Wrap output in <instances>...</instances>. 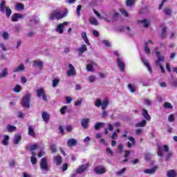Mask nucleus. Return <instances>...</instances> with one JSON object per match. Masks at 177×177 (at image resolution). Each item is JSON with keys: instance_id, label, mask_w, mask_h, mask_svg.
I'll return each instance as SVG.
<instances>
[{"instance_id": "obj_21", "label": "nucleus", "mask_w": 177, "mask_h": 177, "mask_svg": "<svg viewBox=\"0 0 177 177\" xmlns=\"http://www.w3.org/2000/svg\"><path fill=\"white\" fill-rule=\"evenodd\" d=\"M141 60L145 66H147V68H148L149 73H152L151 66H150V64L149 63V62H147L143 57H141Z\"/></svg>"}, {"instance_id": "obj_23", "label": "nucleus", "mask_w": 177, "mask_h": 177, "mask_svg": "<svg viewBox=\"0 0 177 177\" xmlns=\"http://www.w3.org/2000/svg\"><path fill=\"white\" fill-rule=\"evenodd\" d=\"M25 67L24 65L21 64L18 67L14 68L12 73H20V71H24Z\"/></svg>"}, {"instance_id": "obj_18", "label": "nucleus", "mask_w": 177, "mask_h": 177, "mask_svg": "<svg viewBox=\"0 0 177 177\" xmlns=\"http://www.w3.org/2000/svg\"><path fill=\"white\" fill-rule=\"evenodd\" d=\"M24 17V16H23V15L20 14V13H15L12 15V21H18L19 19H23Z\"/></svg>"}, {"instance_id": "obj_42", "label": "nucleus", "mask_w": 177, "mask_h": 177, "mask_svg": "<svg viewBox=\"0 0 177 177\" xmlns=\"http://www.w3.org/2000/svg\"><path fill=\"white\" fill-rule=\"evenodd\" d=\"M59 82H60V79L55 78L53 80V88H56L57 85H59Z\"/></svg>"}, {"instance_id": "obj_59", "label": "nucleus", "mask_w": 177, "mask_h": 177, "mask_svg": "<svg viewBox=\"0 0 177 177\" xmlns=\"http://www.w3.org/2000/svg\"><path fill=\"white\" fill-rule=\"evenodd\" d=\"M126 171H127V169L126 168H123L120 171H118L116 173V175H118V176H120V175H122V174H124Z\"/></svg>"}, {"instance_id": "obj_46", "label": "nucleus", "mask_w": 177, "mask_h": 177, "mask_svg": "<svg viewBox=\"0 0 177 177\" xmlns=\"http://www.w3.org/2000/svg\"><path fill=\"white\" fill-rule=\"evenodd\" d=\"M100 115L102 118H106L107 115H109V111H107L106 109L102 110V112L100 113Z\"/></svg>"}, {"instance_id": "obj_43", "label": "nucleus", "mask_w": 177, "mask_h": 177, "mask_svg": "<svg viewBox=\"0 0 177 177\" xmlns=\"http://www.w3.org/2000/svg\"><path fill=\"white\" fill-rule=\"evenodd\" d=\"M103 102H102V100L100 98H97L95 102V106L96 107L102 106Z\"/></svg>"}, {"instance_id": "obj_57", "label": "nucleus", "mask_w": 177, "mask_h": 177, "mask_svg": "<svg viewBox=\"0 0 177 177\" xmlns=\"http://www.w3.org/2000/svg\"><path fill=\"white\" fill-rule=\"evenodd\" d=\"M174 156V153L172 152H169L167 155L165 157V160L166 161H169V158Z\"/></svg>"}, {"instance_id": "obj_26", "label": "nucleus", "mask_w": 177, "mask_h": 177, "mask_svg": "<svg viewBox=\"0 0 177 177\" xmlns=\"http://www.w3.org/2000/svg\"><path fill=\"white\" fill-rule=\"evenodd\" d=\"M41 117L44 122H48V121H49V114L47 112H43L41 113Z\"/></svg>"}, {"instance_id": "obj_16", "label": "nucleus", "mask_w": 177, "mask_h": 177, "mask_svg": "<svg viewBox=\"0 0 177 177\" xmlns=\"http://www.w3.org/2000/svg\"><path fill=\"white\" fill-rule=\"evenodd\" d=\"M158 169V166H154L151 169H147L144 170V173L149 174L151 175L153 174H156V172L157 171Z\"/></svg>"}, {"instance_id": "obj_40", "label": "nucleus", "mask_w": 177, "mask_h": 177, "mask_svg": "<svg viewBox=\"0 0 177 177\" xmlns=\"http://www.w3.org/2000/svg\"><path fill=\"white\" fill-rule=\"evenodd\" d=\"M8 132H15L16 131V127L8 124L6 127Z\"/></svg>"}, {"instance_id": "obj_37", "label": "nucleus", "mask_w": 177, "mask_h": 177, "mask_svg": "<svg viewBox=\"0 0 177 177\" xmlns=\"http://www.w3.org/2000/svg\"><path fill=\"white\" fill-rule=\"evenodd\" d=\"M164 62H165V61H160L158 62V64H157V61H155L156 66H157V67H160V68L163 74L165 73V71L164 70V67L162 66L161 63H164Z\"/></svg>"}, {"instance_id": "obj_41", "label": "nucleus", "mask_w": 177, "mask_h": 177, "mask_svg": "<svg viewBox=\"0 0 177 177\" xmlns=\"http://www.w3.org/2000/svg\"><path fill=\"white\" fill-rule=\"evenodd\" d=\"M104 125V122H97L95 125V131H99Z\"/></svg>"}, {"instance_id": "obj_1", "label": "nucleus", "mask_w": 177, "mask_h": 177, "mask_svg": "<svg viewBox=\"0 0 177 177\" xmlns=\"http://www.w3.org/2000/svg\"><path fill=\"white\" fill-rule=\"evenodd\" d=\"M68 13V10H65V12L60 10H55L48 15V19L49 20H55V19H56V20H60L64 19Z\"/></svg>"}, {"instance_id": "obj_13", "label": "nucleus", "mask_w": 177, "mask_h": 177, "mask_svg": "<svg viewBox=\"0 0 177 177\" xmlns=\"http://www.w3.org/2000/svg\"><path fill=\"white\" fill-rule=\"evenodd\" d=\"M88 50V48L85 44L82 45L80 48L77 49V52H78V56H82V54L85 53Z\"/></svg>"}, {"instance_id": "obj_20", "label": "nucleus", "mask_w": 177, "mask_h": 177, "mask_svg": "<svg viewBox=\"0 0 177 177\" xmlns=\"http://www.w3.org/2000/svg\"><path fill=\"white\" fill-rule=\"evenodd\" d=\"M142 115L145 120L150 121L151 120V116L149 114V112L146 109H142Z\"/></svg>"}, {"instance_id": "obj_8", "label": "nucleus", "mask_w": 177, "mask_h": 177, "mask_svg": "<svg viewBox=\"0 0 177 177\" xmlns=\"http://www.w3.org/2000/svg\"><path fill=\"white\" fill-rule=\"evenodd\" d=\"M116 62L120 71H125V62H124V59L121 57H117Z\"/></svg>"}, {"instance_id": "obj_2", "label": "nucleus", "mask_w": 177, "mask_h": 177, "mask_svg": "<svg viewBox=\"0 0 177 177\" xmlns=\"http://www.w3.org/2000/svg\"><path fill=\"white\" fill-rule=\"evenodd\" d=\"M0 11L1 12V13H6L8 19H9V17H10L12 15V10H10V8L6 6V1H1Z\"/></svg>"}, {"instance_id": "obj_51", "label": "nucleus", "mask_w": 177, "mask_h": 177, "mask_svg": "<svg viewBox=\"0 0 177 177\" xmlns=\"http://www.w3.org/2000/svg\"><path fill=\"white\" fill-rule=\"evenodd\" d=\"M145 51L147 55H150V48L149 47V45H147V43H145Z\"/></svg>"}, {"instance_id": "obj_32", "label": "nucleus", "mask_w": 177, "mask_h": 177, "mask_svg": "<svg viewBox=\"0 0 177 177\" xmlns=\"http://www.w3.org/2000/svg\"><path fill=\"white\" fill-rule=\"evenodd\" d=\"M176 171L174 169L167 171V177H176Z\"/></svg>"}, {"instance_id": "obj_50", "label": "nucleus", "mask_w": 177, "mask_h": 177, "mask_svg": "<svg viewBox=\"0 0 177 177\" xmlns=\"http://www.w3.org/2000/svg\"><path fill=\"white\" fill-rule=\"evenodd\" d=\"M21 91V86L17 84L16 86L14 88V92H16L17 93H19Z\"/></svg>"}, {"instance_id": "obj_19", "label": "nucleus", "mask_w": 177, "mask_h": 177, "mask_svg": "<svg viewBox=\"0 0 177 177\" xmlns=\"http://www.w3.org/2000/svg\"><path fill=\"white\" fill-rule=\"evenodd\" d=\"M81 37L82 39H84L85 44L88 45V46H91V43L89 42V39H88V36L86 35V32H82L81 33Z\"/></svg>"}, {"instance_id": "obj_47", "label": "nucleus", "mask_w": 177, "mask_h": 177, "mask_svg": "<svg viewBox=\"0 0 177 177\" xmlns=\"http://www.w3.org/2000/svg\"><path fill=\"white\" fill-rule=\"evenodd\" d=\"M82 9V6L81 5H78L77 6V9H76V13L77 15V16L80 17L81 16V10Z\"/></svg>"}, {"instance_id": "obj_44", "label": "nucleus", "mask_w": 177, "mask_h": 177, "mask_svg": "<svg viewBox=\"0 0 177 177\" xmlns=\"http://www.w3.org/2000/svg\"><path fill=\"white\" fill-rule=\"evenodd\" d=\"M128 89L131 92V93H133L136 92V90L135 89V86L133 84H129L128 85Z\"/></svg>"}, {"instance_id": "obj_33", "label": "nucleus", "mask_w": 177, "mask_h": 177, "mask_svg": "<svg viewBox=\"0 0 177 177\" xmlns=\"http://www.w3.org/2000/svg\"><path fill=\"white\" fill-rule=\"evenodd\" d=\"M32 156L30 157V161L31 163L32 164V165H35V164H37V158L35 157V156H37V153L32 152Z\"/></svg>"}, {"instance_id": "obj_48", "label": "nucleus", "mask_w": 177, "mask_h": 177, "mask_svg": "<svg viewBox=\"0 0 177 177\" xmlns=\"http://www.w3.org/2000/svg\"><path fill=\"white\" fill-rule=\"evenodd\" d=\"M127 6H133L135 5V0H127Z\"/></svg>"}, {"instance_id": "obj_63", "label": "nucleus", "mask_w": 177, "mask_h": 177, "mask_svg": "<svg viewBox=\"0 0 177 177\" xmlns=\"http://www.w3.org/2000/svg\"><path fill=\"white\" fill-rule=\"evenodd\" d=\"M165 107L166 109H174V106H172V104H171V103L169 102H165Z\"/></svg>"}, {"instance_id": "obj_29", "label": "nucleus", "mask_w": 177, "mask_h": 177, "mask_svg": "<svg viewBox=\"0 0 177 177\" xmlns=\"http://www.w3.org/2000/svg\"><path fill=\"white\" fill-rule=\"evenodd\" d=\"M109 104H110V102L109 101V100H105L101 105L102 110H106Z\"/></svg>"}, {"instance_id": "obj_11", "label": "nucleus", "mask_w": 177, "mask_h": 177, "mask_svg": "<svg viewBox=\"0 0 177 177\" xmlns=\"http://www.w3.org/2000/svg\"><path fill=\"white\" fill-rule=\"evenodd\" d=\"M37 149H44V144L37 143L28 147V149L30 150V151H34V150Z\"/></svg>"}, {"instance_id": "obj_6", "label": "nucleus", "mask_w": 177, "mask_h": 177, "mask_svg": "<svg viewBox=\"0 0 177 177\" xmlns=\"http://www.w3.org/2000/svg\"><path fill=\"white\" fill-rule=\"evenodd\" d=\"M154 52L156 53L157 59H156L157 64L160 63V62H165V57L161 55V53L158 51V48L156 47L154 49Z\"/></svg>"}, {"instance_id": "obj_17", "label": "nucleus", "mask_w": 177, "mask_h": 177, "mask_svg": "<svg viewBox=\"0 0 177 177\" xmlns=\"http://www.w3.org/2000/svg\"><path fill=\"white\" fill-rule=\"evenodd\" d=\"M77 144L78 142L74 138L69 139L67 141V146H68L69 147H73L74 146H77Z\"/></svg>"}, {"instance_id": "obj_58", "label": "nucleus", "mask_w": 177, "mask_h": 177, "mask_svg": "<svg viewBox=\"0 0 177 177\" xmlns=\"http://www.w3.org/2000/svg\"><path fill=\"white\" fill-rule=\"evenodd\" d=\"M66 110H67V106H64L62 108L60 109V113L62 115L66 114Z\"/></svg>"}, {"instance_id": "obj_15", "label": "nucleus", "mask_w": 177, "mask_h": 177, "mask_svg": "<svg viewBox=\"0 0 177 177\" xmlns=\"http://www.w3.org/2000/svg\"><path fill=\"white\" fill-rule=\"evenodd\" d=\"M33 67H37L39 70H42L44 67V63L41 60L33 61Z\"/></svg>"}, {"instance_id": "obj_30", "label": "nucleus", "mask_w": 177, "mask_h": 177, "mask_svg": "<svg viewBox=\"0 0 177 177\" xmlns=\"http://www.w3.org/2000/svg\"><path fill=\"white\" fill-rule=\"evenodd\" d=\"M2 145H3V146H8V145H9V136L5 135L3 136V139L2 140Z\"/></svg>"}, {"instance_id": "obj_45", "label": "nucleus", "mask_w": 177, "mask_h": 177, "mask_svg": "<svg viewBox=\"0 0 177 177\" xmlns=\"http://www.w3.org/2000/svg\"><path fill=\"white\" fill-rule=\"evenodd\" d=\"M167 37V28L164 27L162 29L161 38L164 39Z\"/></svg>"}, {"instance_id": "obj_55", "label": "nucleus", "mask_w": 177, "mask_h": 177, "mask_svg": "<svg viewBox=\"0 0 177 177\" xmlns=\"http://www.w3.org/2000/svg\"><path fill=\"white\" fill-rule=\"evenodd\" d=\"M50 149L52 153H56L57 151V148H56V145H50Z\"/></svg>"}, {"instance_id": "obj_64", "label": "nucleus", "mask_w": 177, "mask_h": 177, "mask_svg": "<svg viewBox=\"0 0 177 177\" xmlns=\"http://www.w3.org/2000/svg\"><path fill=\"white\" fill-rule=\"evenodd\" d=\"M21 28L19 26H14V31L15 32H20Z\"/></svg>"}, {"instance_id": "obj_24", "label": "nucleus", "mask_w": 177, "mask_h": 177, "mask_svg": "<svg viewBox=\"0 0 177 177\" xmlns=\"http://www.w3.org/2000/svg\"><path fill=\"white\" fill-rule=\"evenodd\" d=\"M164 147L160 145L158 146V151H157V154L158 157H162L164 156Z\"/></svg>"}, {"instance_id": "obj_35", "label": "nucleus", "mask_w": 177, "mask_h": 177, "mask_svg": "<svg viewBox=\"0 0 177 177\" xmlns=\"http://www.w3.org/2000/svg\"><path fill=\"white\" fill-rule=\"evenodd\" d=\"M28 135L30 136H32V138H35V132H34V129H32V127L29 126L28 127Z\"/></svg>"}, {"instance_id": "obj_53", "label": "nucleus", "mask_w": 177, "mask_h": 177, "mask_svg": "<svg viewBox=\"0 0 177 177\" xmlns=\"http://www.w3.org/2000/svg\"><path fill=\"white\" fill-rule=\"evenodd\" d=\"M2 37L3 38V39H5L6 41L7 39H9V33H8V32H3L2 33Z\"/></svg>"}, {"instance_id": "obj_5", "label": "nucleus", "mask_w": 177, "mask_h": 177, "mask_svg": "<svg viewBox=\"0 0 177 177\" xmlns=\"http://www.w3.org/2000/svg\"><path fill=\"white\" fill-rule=\"evenodd\" d=\"M30 99H31V94L30 93H28L24 97L21 102V104L24 107H26V109H30Z\"/></svg>"}, {"instance_id": "obj_62", "label": "nucleus", "mask_w": 177, "mask_h": 177, "mask_svg": "<svg viewBox=\"0 0 177 177\" xmlns=\"http://www.w3.org/2000/svg\"><path fill=\"white\" fill-rule=\"evenodd\" d=\"M88 81H89V82H95V81H96V77L93 76V75L89 76Z\"/></svg>"}, {"instance_id": "obj_12", "label": "nucleus", "mask_w": 177, "mask_h": 177, "mask_svg": "<svg viewBox=\"0 0 177 177\" xmlns=\"http://www.w3.org/2000/svg\"><path fill=\"white\" fill-rule=\"evenodd\" d=\"M94 172L97 175H102L103 174H106V172H107V170L103 167H97L94 168Z\"/></svg>"}, {"instance_id": "obj_25", "label": "nucleus", "mask_w": 177, "mask_h": 177, "mask_svg": "<svg viewBox=\"0 0 177 177\" xmlns=\"http://www.w3.org/2000/svg\"><path fill=\"white\" fill-rule=\"evenodd\" d=\"M138 23H141V24H143V27L147 28L150 24V21L145 19L143 20L138 21Z\"/></svg>"}, {"instance_id": "obj_27", "label": "nucleus", "mask_w": 177, "mask_h": 177, "mask_svg": "<svg viewBox=\"0 0 177 177\" xmlns=\"http://www.w3.org/2000/svg\"><path fill=\"white\" fill-rule=\"evenodd\" d=\"M89 23L91 24L93 26H99V21L96 18L91 17L89 19Z\"/></svg>"}, {"instance_id": "obj_54", "label": "nucleus", "mask_w": 177, "mask_h": 177, "mask_svg": "<svg viewBox=\"0 0 177 177\" xmlns=\"http://www.w3.org/2000/svg\"><path fill=\"white\" fill-rule=\"evenodd\" d=\"M83 100L82 98H80L75 102V106H80V104H82Z\"/></svg>"}, {"instance_id": "obj_38", "label": "nucleus", "mask_w": 177, "mask_h": 177, "mask_svg": "<svg viewBox=\"0 0 177 177\" xmlns=\"http://www.w3.org/2000/svg\"><path fill=\"white\" fill-rule=\"evenodd\" d=\"M39 22V20L37 18H32L30 21L29 26L32 27V26H34V24H38Z\"/></svg>"}, {"instance_id": "obj_28", "label": "nucleus", "mask_w": 177, "mask_h": 177, "mask_svg": "<svg viewBox=\"0 0 177 177\" xmlns=\"http://www.w3.org/2000/svg\"><path fill=\"white\" fill-rule=\"evenodd\" d=\"M54 161L57 165H60L62 162V157L60 156H55Z\"/></svg>"}, {"instance_id": "obj_22", "label": "nucleus", "mask_w": 177, "mask_h": 177, "mask_svg": "<svg viewBox=\"0 0 177 177\" xmlns=\"http://www.w3.org/2000/svg\"><path fill=\"white\" fill-rule=\"evenodd\" d=\"M81 124L84 129H88V127H89V119H83L81 122Z\"/></svg>"}, {"instance_id": "obj_34", "label": "nucleus", "mask_w": 177, "mask_h": 177, "mask_svg": "<svg viewBox=\"0 0 177 177\" xmlns=\"http://www.w3.org/2000/svg\"><path fill=\"white\" fill-rule=\"evenodd\" d=\"M21 141V136L20 135L15 136L14 138V145H19V143H20Z\"/></svg>"}, {"instance_id": "obj_7", "label": "nucleus", "mask_w": 177, "mask_h": 177, "mask_svg": "<svg viewBox=\"0 0 177 177\" xmlns=\"http://www.w3.org/2000/svg\"><path fill=\"white\" fill-rule=\"evenodd\" d=\"M93 66H97L96 62L92 60H88L87 64L86 66V71L91 73H93L95 71V68H93Z\"/></svg>"}, {"instance_id": "obj_9", "label": "nucleus", "mask_w": 177, "mask_h": 177, "mask_svg": "<svg viewBox=\"0 0 177 177\" xmlns=\"http://www.w3.org/2000/svg\"><path fill=\"white\" fill-rule=\"evenodd\" d=\"M68 71H67L68 77H75L77 75V72L75 71V68L71 64L68 65Z\"/></svg>"}, {"instance_id": "obj_52", "label": "nucleus", "mask_w": 177, "mask_h": 177, "mask_svg": "<svg viewBox=\"0 0 177 177\" xmlns=\"http://www.w3.org/2000/svg\"><path fill=\"white\" fill-rule=\"evenodd\" d=\"M120 13L123 16H125V17H129V14H128V12L124 9L120 10Z\"/></svg>"}, {"instance_id": "obj_36", "label": "nucleus", "mask_w": 177, "mask_h": 177, "mask_svg": "<svg viewBox=\"0 0 177 177\" xmlns=\"http://www.w3.org/2000/svg\"><path fill=\"white\" fill-rule=\"evenodd\" d=\"M8 68H4L0 73V78H6L8 77Z\"/></svg>"}, {"instance_id": "obj_56", "label": "nucleus", "mask_w": 177, "mask_h": 177, "mask_svg": "<svg viewBox=\"0 0 177 177\" xmlns=\"http://www.w3.org/2000/svg\"><path fill=\"white\" fill-rule=\"evenodd\" d=\"M168 121L169 122H174L175 121V117L173 114H170L168 117Z\"/></svg>"}, {"instance_id": "obj_49", "label": "nucleus", "mask_w": 177, "mask_h": 177, "mask_svg": "<svg viewBox=\"0 0 177 177\" xmlns=\"http://www.w3.org/2000/svg\"><path fill=\"white\" fill-rule=\"evenodd\" d=\"M102 43L106 46L107 48H110V46H111V44H110V42L106 39H104L102 41Z\"/></svg>"}, {"instance_id": "obj_3", "label": "nucleus", "mask_w": 177, "mask_h": 177, "mask_svg": "<svg viewBox=\"0 0 177 177\" xmlns=\"http://www.w3.org/2000/svg\"><path fill=\"white\" fill-rule=\"evenodd\" d=\"M40 169L46 172L49 171L50 167L48 165V160L46 158H43L40 160Z\"/></svg>"}, {"instance_id": "obj_61", "label": "nucleus", "mask_w": 177, "mask_h": 177, "mask_svg": "<svg viewBox=\"0 0 177 177\" xmlns=\"http://www.w3.org/2000/svg\"><path fill=\"white\" fill-rule=\"evenodd\" d=\"M118 138V135L117 134V131H114L113 134L111 136V138L113 140H115Z\"/></svg>"}, {"instance_id": "obj_14", "label": "nucleus", "mask_w": 177, "mask_h": 177, "mask_svg": "<svg viewBox=\"0 0 177 177\" xmlns=\"http://www.w3.org/2000/svg\"><path fill=\"white\" fill-rule=\"evenodd\" d=\"M87 168H88L87 164L82 165L77 169L76 174H84V172L86 171Z\"/></svg>"}, {"instance_id": "obj_39", "label": "nucleus", "mask_w": 177, "mask_h": 177, "mask_svg": "<svg viewBox=\"0 0 177 177\" xmlns=\"http://www.w3.org/2000/svg\"><path fill=\"white\" fill-rule=\"evenodd\" d=\"M16 10H24V4L17 3L15 6Z\"/></svg>"}, {"instance_id": "obj_31", "label": "nucleus", "mask_w": 177, "mask_h": 177, "mask_svg": "<svg viewBox=\"0 0 177 177\" xmlns=\"http://www.w3.org/2000/svg\"><path fill=\"white\" fill-rule=\"evenodd\" d=\"M147 124V121L146 120H143L141 122H139L136 124V128H140L142 127H146V124Z\"/></svg>"}, {"instance_id": "obj_10", "label": "nucleus", "mask_w": 177, "mask_h": 177, "mask_svg": "<svg viewBox=\"0 0 177 177\" xmlns=\"http://www.w3.org/2000/svg\"><path fill=\"white\" fill-rule=\"evenodd\" d=\"M66 26H68V21H64L62 24H59L55 28V31H57V32H59V34H63V28H64Z\"/></svg>"}, {"instance_id": "obj_60", "label": "nucleus", "mask_w": 177, "mask_h": 177, "mask_svg": "<svg viewBox=\"0 0 177 177\" xmlns=\"http://www.w3.org/2000/svg\"><path fill=\"white\" fill-rule=\"evenodd\" d=\"M66 102L68 103V104H70L73 102V98L70 96H66L65 97Z\"/></svg>"}, {"instance_id": "obj_4", "label": "nucleus", "mask_w": 177, "mask_h": 177, "mask_svg": "<svg viewBox=\"0 0 177 177\" xmlns=\"http://www.w3.org/2000/svg\"><path fill=\"white\" fill-rule=\"evenodd\" d=\"M37 96L39 99L42 97V100L44 102H48V97L46 96V93H45V89L43 88H40L36 91Z\"/></svg>"}]
</instances>
